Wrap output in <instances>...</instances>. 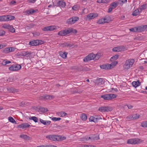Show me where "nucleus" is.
<instances>
[{"label":"nucleus","mask_w":147,"mask_h":147,"mask_svg":"<svg viewBox=\"0 0 147 147\" xmlns=\"http://www.w3.org/2000/svg\"><path fill=\"white\" fill-rule=\"evenodd\" d=\"M100 57L99 55H95L93 53H91L86 56L84 59L83 61L86 62L92 60H96L98 59Z\"/></svg>","instance_id":"nucleus-1"},{"label":"nucleus","mask_w":147,"mask_h":147,"mask_svg":"<svg viewBox=\"0 0 147 147\" xmlns=\"http://www.w3.org/2000/svg\"><path fill=\"white\" fill-rule=\"evenodd\" d=\"M134 62V59H129L127 60L124 65V67L125 69H128L132 67Z\"/></svg>","instance_id":"nucleus-2"},{"label":"nucleus","mask_w":147,"mask_h":147,"mask_svg":"<svg viewBox=\"0 0 147 147\" xmlns=\"http://www.w3.org/2000/svg\"><path fill=\"white\" fill-rule=\"evenodd\" d=\"M117 95L114 94H107L102 95L101 97L105 100H111L117 97Z\"/></svg>","instance_id":"nucleus-3"},{"label":"nucleus","mask_w":147,"mask_h":147,"mask_svg":"<svg viewBox=\"0 0 147 147\" xmlns=\"http://www.w3.org/2000/svg\"><path fill=\"white\" fill-rule=\"evenodd\" d=\"M46 138L51 140L55 141H60L61 140V136L58 135H49L46 136Z\"/></svg>","instance_id":"nucleus-4"},{"label":"nucleus","mask_w":147,"mask_h":147,"mask_svg":"<svg viewBox=\"0 0 147 147\" xmlns=\"http://www.w3.org/2000/svg\"><path fill=\"white\" fill-rule=\"evenodd\" d=\"M79 18L78 17H73L68 19L66 23L69 24H73L79 20Z\"/></svg>","instance_id":"nucleus-5"},{"label":"nucleus","mask_w":147,"mask_h":147,"mask_svg":"<svg viewBox=\"0 0 147 147\" xmlns=\"http://www.w3.org/2000/svg\"><path fill=\"white\" fill-rule=\"evenodd\" d=\"M140 142V140L138 138H133L129 139L127 140V143L131 144H135L139 143Z\"/></svg>","instance_id":"nucleus-6"},{"label":"nucleus","mask_w":147,"mask_h":147,"mask_svg":"<svg viewBox=\"0 0 147 147\" xmlns=\"http://www.w3.org/2000/svg\"><path fill=\"white\" fill-rule=\"evenodd\" d=\"M21 66L20 65H13L9 68L11 71H17L20 69Z\"/></svg>","instance_id":"nucleus-7"},{"label":"nucleus","mask_w":147,"mask_h":147,"mask_svg":"<svg viewBox=\"0 0 147 147\" xmlns=\"http://www.w3.org/2000/svg\"><path fill=\"white\" fill-rule=\"evenodd\" d=\"M125 48L123 46L116 47L112 49V51L115 52H120L125 50Z\"/></svg>","instance_id":"nucleus-8"},{"label":"nucleus","mask_w":147,"mask_h":147,"mask_svg":"<svg viewBox=\"0 0 147 147\" xmlns=\"http://www.w3.org/2000/svg\"><path fill=\"white\" fill-rule=\"evenodd\" d=\"M30 125L28 123H23L18 125L17 127L24 129L29 127Z\"/></svg>","instance_id":"nucleus-9"},{"label":"nucleus","mask_w":147,"mask_h":147,"mask_svg":"<svg viewBox=\"0 0 147 147\" xmlns=\"http://www.w3.org/2000/svg\"><path fill=\"white\" fill-rule=\"evenodd\" d=\"M66 5L65 3L62 1H59L57 3L56 6H60V7H64Z\"/></svg>","instance_id":"nucleus-10"},{"label":"nucleus","mask_w":147,"mask_h":147,"mask_svg":"<svg viewBox=\"0 0 147 147\" xmlns=\"http://www.w3.org/2000/svg\"><path fill=\"white\" fill-rule=\"evenodd\" d=\"M98 14L97 13H90L88 15L87 17L89 19H92L97 17Z\"/></svg>","instance_id":"nucleus-11"},{"label":"nucleus","mask_w":147,"mask_h":147,"mask_svg":"<svg viewBox=\"0 0 147 147\" xmlns=\"http://www.w3.org/2000/svg\"><path fill=\"white\" fill-rule=\"evenodd\" d=\"M104 80L102 78H99L96 80V84L97 85H100L104 83Z\"/></svg>","instance_id":"nucleus-12"},{"label":"nucleus","mask_w":147,"mask_h":147,"mask_svg":"<svg viewBox=\"0 0 147 147\" xmlns=\"http://www.w3.org/2000/svg\"><path fill=\"white\" fill-rule=\"evenodd\" d=\"M78 71H87L89 70V68H87L86 66L83 67L80 66L78 67Z\"/></svg>","instance_id":"nucleus-13"},{"label":"nucleus","mask_w":147,"mask_h":147,"mask_svg":"<svg viewBox=\"0 0 147 147\" xmlns=\"http://www.w3.org/2000/svg\"><path fill=\"white\" fill-rule=\"evenodd\" d=\"M40 122L45 125H48L51 123V121H45L43 119H40Z\"/></svg>","instance_id":"nucleus-14"},{"label":"nucleus","mask_w":147,"mask_h":147,"mask_svg":"<svg viewBox=\"0 0 147 147\" xmlns=\"http://www.w3.org/2000/svg\"><path fill=\"white\" fill-rule=\"evenodd\" d=\"M8 91L10 92L15 93L16 92H18L19 91L18 89L14 88L11 87L7 89Z\"/></svg>","instance_id":"nucleus-15"},{"label":"nucleus","mask_w":147,"mask_h":147,"mask_svg":"<svg viewBox=\"0 0 147 147\" xmlns=\"http://www.w3.org/2000/svg\"><path fill=\"white\" fill-rule=\"evenodd\" d=\"M37 40H34L29 42V45L32 46L38 45Z\"/></svg>","instance_id":"nucleus-16"},{"label":"nucleus","mask_w":147,"mask_h":147,"mask_svg":"<svg viewBox=\"0 0 147 147\" xmlns=\"http://www.w3.org/2000/svg\"><path fill=\"white\" fill-rule=\"evenodd\" d=\"M99 139V135H92L91 141H93L98 140Z\"/></svg>","instance_id":"nucleus-17"},{"label":"nucleus","mask_w":147,"mask_h":147,"mask_svg":"<svg viewBox=\"0 0 147 147\" xmlns=\"http://www.w3.org/2000/svg\"><path fill=\"white\" fill-rule=\"evenodd\" d=\"M42 97L43 98L45 99H51L54 98V96L51 95H44Z\"/></svg>","instance_id":"nucleus-18"},{"label":"nucleus","mask_w":147,"mask_h":147,"mask_svg":"<svg viewBox=\"0 0 147 147\" xmlns=\"http://www.w3.org/2000/svg\"><path fill=\"white\" fill-rule=\"evenodd\" d=\"M141 12H140V10L139 9H137L135 10L133 12L132 15L134 16H136L139 15Z\"/></svg>","instance_id":"nucleus-19"},{"label":"nucleus","mask_w":147,"mask_h":147,"mask_svg":"<svg viewBox=\"0 0 147 147\" xmlns=\"http://www.w3.org/2000/svg\"><path fill=\"white\" fill-rule=\"evenodd\" d=\"M37 11H38L37 10H34L32 9H31L30 10H27L26 12L27 14H30L35 13Z\"/></svg>","instance_id":"nucleus-20"},{"label":"nucleus","mask_w":147,"mask_h":147,"mask_svg":"<svg viewBox=\"0 0 147 147\" xmlns=\"http://www.w3.org/2000/svg\"><path fill=\"white\" fill-rule=\"evenodd\" d=\"M20 138L24 139L25 140H30V138L26 135H22L20 136Z\"/></svg>","instance_id":"nucleus-21"},{"label":"nucleus","mask_w":147,"mask_h":147,"mask_svg":"<svg viewBox=\"0 0 147 147\" xmlns=\"http://www.w3.org/2000/svg\"><path fill=\"white\" fill-rule=\"evenodd\" d=\"M132 85L134 87H136L140 85V84L139 81H134L132 82Z\"/></svg>","instance_id":"nucleus-22"},{"label":"nucleus","mask_w":147,"mask_h":147,"mask_svg":"<svg viewBox=\"0 0 147 147\" xmlns=\"http://www.w3.org/2000/svg\"><path fill=\"white\" fill-rule=\"evenodd\" d=\"M60 56L62 58H65L67 57V53L66 52L64 53L62 52H60L59 53Z\"/></svg>","instance_id":"nucleus-23"},{"label":"nucleus","mask_w":147,"mask_h":147,"mask_svg":"<svg viewBox=\"0 0 147 147\" xmlns=\"http://www.w3.org/2000/svg\"><path fill=\"white\" fill-rule=\"evenodd\" d=\"M39 110L41 112L43 113L46 112L48 111L47 108L42 107H40L39 108Z\"/></svg>","instance_id":"nucleus-24"},{"label":"nucleus","mask_w":147,"mask_h":147,"mask_svg":"<svg viewBox=\"0 0 147 147\" xmlns=\"http://www.w3.org/2000/svg\"><path fill=\"white\" fill-rule=\"evenodd\" d=\"M6 15L0 16V21L1 22L7 21Z\"/></svg>","instance_id":"nucleus-25"},{"label":"nucleus","mask_w":147,"mask_h":147,"mask_svg":"<svg viewBox=\"0 0 147 147\" xmlns=\"http://www.w3.org/2000/svg\"><path fill=\"white\" fill-rule=\"evenodd\" d=\"M7 21L11 20L14 19L15 17L13 16L6 15Z\"/></svg>","instance_id":"nucleus-26"},{"label":"nucleus","mask_w":147,"mask_h":147,"mask_svg":"<svg viewBox=\"0 0 147 147\" xmlns=\"http://www.w3.org/2000/svg\"><path fill=\"white\" fill-rule=\"evenodd\" d=\"M63 45L64 46L66 47H69V48L71 47L74 45L73 44H72L70 43H69L67 42H65L63 43Z\"/></svg>","instance_id":"nucleus-27"},{"label":"nucleus","mask_w":147,"mask_h":147,"mask_svg":"<svg viewBox=\"0 0 147 147\" xmlns=\"http://www.w3.org/2000/svg\"><path fill=\"white\" fill-rule=\"evenodd\" d=\"M106 111L107 112L111 111L113 110V108L110 106H105Z\"/></svg>","instance_id":"nucleus-28"},{"label":"nucleus","mask_w":147,"mask_h":147,"mask_svg":"<svg viewBox=\"0 0 147 147\" xmlns=\"http://www.w3.org/2000/svg\"><path fill=\"white\" fill-rule=\"evenodd\" d=\"M65 32V30H61L59 31L58 33V35L61 36H65L66 35Z\"/></svg>","instance_id":"nucleus-29"},{"label":"nucleus","mask_w":147,"mask_h":147,"mask_svg":"<svg viewBox=\"0 0 147 147\" xmlns=\"http://www.w3.org/2000/svg\"><path fill=\"white\" fill-rule=\"evenodd\" d=\"M80 8V6L78 5H74L72 7V9L75 11H77Z\"/></svg>","instance_id":"nucleus-30"},{"label":"nucleus","mask_w":147,"mask_h":147,"mask_svg":"<svg viewBox=\"0 0 147 147\" xmlns=\"http://www.w3.org/2000/svg\"><path fill=\"white\" fill-rule=\"evenodd\" d=\"M8 120L9 121L11 122L15 123V124H16V122L15 120L11 117H9L8 118Z\"/></svg>","instance_id":"nucleus-31"},{"label":"nucleus","mask_w":147,"mask_h":147,"mask_svg":"<svg viewBox=\"0 0 147 147\" xmlns=\"http://www.w3.org/2000/svg\"><path fill=\"white\" fill-rule=\"evenodd\" d=\"M81 119L83 121H85L87 119V116L84 113L82 114L81 116Z\"/></svg>","instance_id":"nucleus-32"},{"label":"nucleus","mask_w":147,"mask_h":147,"mask_svg":"<svg viewBox=\"0 0 147 147\" xmlns=\"http://www.w3.org/2000/svg\"><path fill=\"white\" fill-rule=\"evenodd\" d=\"M29 119H30L32 120L36 123L38 122V119L36 117H29Z\"/></svg>","instance_id":"nucleus-33"},{"label":"nucleus","mask_w":147,"mask_h":147,"mask_svg":"<svg viewBox=\"0 0 147 147\" xmlns=\"http://www.w3.org/2000/svg\"><path fill=\"white\" fill-rule=\"evenodd\" d=\"M147 8L146 5L143 4L139 8L140 12H141L142 9H144Z\"/></svg>","instance_id":"nucleus-34"},{"label":"nucleus","mask_w":147,"mask_h":147,"mask_svg":"<svg viewBox=\"0 0 147 147\" xmlns=\"http://www.w3.org/2000/svg\"><path fill=\"white\" fill-rule=\"evenodd\" d=\"M119 57V55H116L114 56H113V57H111L110 59V60L111 61H113V60H116L117 59H118Z\"/></svg>","instance_id":"nucleus-35"},{"label":"nucleus","mask_w":147,"mask_h":147,"mask_svg":"<svg viewBox=\"0 0 147 147\" xmlns=\"http://www.w3.org/2000/svg\"><path fill=\"white\" fill-rule=\"evenodd\" d=\"M8 30L12 32H15V29L12 26H10Z\"/></svg>","instance_id":"nucleus-36"},{"label":"nucleus","mask_w":147,"mask_h":147,"mask_svg":"<svg viewBox=\"0 0 147 147\" xmlns=\"http://www.w3.org/2000/svg\"><path fill=\"white\" fill-rule=\"evenodd\" d=\"M142 127H147V121L142 122L141 125Z\"/></svg>","instance_id":"nucleus-37"},{"label":"nucleus","mask_w":147,"mask_h":147,"mask_svg":"<svg viewBox=\"0 0 147 147\" xmlns=\"http://www.w3.org/2000/svg\"><path fill=\"white\" fill-rule=\"evenodd\" d=\"M133 119H138L140 115L137 114H134L132 115Z\"/></svg>","instance_id":"nucleus-38"},{"label":"nucleus","mask_w":147,"mask_h":147,"mask_svg":"<svg viewBox=\"0 0 147 147\" xmlns=\"http://www.w3.org/2000/svg\"><path fill=\"white\" fill-rule=\"evenodd\" d=\"M105 106L101 107L99 108L98 110L102 112H106Z\"/></svg>","instance_id":"nucleus-39"},{"label":"nucleus","mask_w":147,"mask_h":147,"mask_svg":"<svg viewBox=\"0 0 147 147\" xmlns=\"http://www.w3.org/2000/svg\"><path fill=\"white\" fill-rule=\"evenodd\" d=\"M97 23L99 24H104L105 23V21H104V20L103 18H102L101 19H100L97 22Z\"/></svg>","instance_id":"nucleus-40"},{"label":"nucleus","mask_w":147,"mask_h":147,"mask_svg":"<svg viewBox=\"0 0 147 147\" xmlns=\"http://www.w3.org/2000/svg\"><path fill=\"white\" fill-rule=\"evenodd\" d=\"M126 119L127 121L133 120L132 115H130L127 116Z\"/></svg>","instance_id":"nucleus-41"},{"label":"nucleus","mask_w":147,"mask_h":147,"mask_svg":"<svg viewBox=\"0 0 147 147\" xmlns=\"http://www.w3.org/2000/svg\"><path fill=\"white\" fill-rule=\"evenodd\" d=\"M129 30L133 32H138L137 27H135L134 28H131L129 29Z\"/></svg>","instance_id":"nucleus-42"},{"label":"nucleus","mask_w":147,"mask_h":147,"mask_svg":"<svg viewBox=\"0 0 147 147\" xmlns=\"http://www.w3.org/2000/svg\"><path fill=\"white\" fill-rule=\"evenodd\" d=\"M37 147H57L56 146L53 145H41L38 146Z\"/></svg>","instance_id":"nucleus-43"},{"label":"nucleus","mask_w":147,"mask_h":147,"mask_svg":"<svg viewBox=\"0 0 147 147\" xmlns=\"http://www.w3.org/2000/svg\"><path fill=\"white\" fill-rule=\"evenodd\" d=\"M117 5L116 3H115V2H114L111 4L110 6V7H112L114 9V8H116L117 7Z\"/></svg>","instance_id":"nucleus-44"},{"label":"nucleus","mask_w":147,"mask_h":147,"mask_svg":"<svg viewBox=\"0 0 147 147\" xmlns=\"http://www.w3.org/2000/svg\"><path fill=\"white\" fill-rule=\"evenodd\" d=\"M104 21H105V23H108L109 21V20L110 19L109 16H106L104 18Z\"/></svg>","instance_id":"nucleus-45"},{"label":"nucleus","mask_w":147,"mask_h":147,"mask_svg":"<svg viewBox=\"0 0 147 147\" xmlns=\"http://www.w3.org/2000/svg\"><path fill=\"white\" fill-rule=\"evenodd\" d=\"M138 32H141L144 31L143 28L141 26H139L137 27Z\"/></svg>","instance_id":"nucleus-46"},{"label":"nucleus","mask_w":147,"mask_h":147,"mask_svg":"<svg viewBox=\"0 0 147 147\" xmlns=\"http://www.w3.org/2000/svg\"><path fill=\"white\" fill-rule=\"evenodd\" d=\"M106 69H108L112 68V65L109 64H106Z\"/></svg>","instance_id":"nucleus-47"},{"label":"nucleus","mask_w":147,"mask_h":147,"mask_svg":"<svg viewBox=\"0 0 147 147\" xmlns=\"http://www.w3.org/2000/svg\"><path fill=\"white\" fill-rule=\"evenodd\" d=\"M94 122L96 123L100 119H101L100 116L94 117Z\"/></svg>","instance_id":"nucleus-48"},{"label":"nucleus","mask_w":147,"mask_h":147,"mask_svg":"<svg viewBox=\"0 0 147 147\" xmlns=\"http://www.w3.org/2000/svg\"><path fill=\"white\" fill-rule=\"evenodd\" d=\"M61 119V118L59 117H53L52 118V120L54 121H59Z\"/></svg>","instance_id":"nucleus-49"},{"label":"nucleus","mask_w":147,"mask_h":147,"mask_svg":"<svg viewBox=\"0 0 147 147\" xmlns=\"http://www.w3.org/2000/svg\"><path fill=\"white\" fill-rule=\"evenodd\" d=\"M65 32V35H66L67 34H69L70 33H71V29L69 28L68 29L66 30H64Z\"/></svg>","instance_id":"nucleus-50"},{"label":"nucleus","mask_w":147,"mask_h":147,"mask_svg":"<svg viewBox=\"0 0 147 147\" xmlns=\"http://www.w3.org/2000/svg\"><path fill=\"white\" fill-rule=\"evenodd\" d=\"M49 27V30L52 31L56 29V27L55 26H50Z\"/></svg>","instance_id":"nucleus-51"},{"label":"nucleus","mask_w":147,"mask_h":147,"mask_svg":"<svg viewBox=\"0 0 147 147\" xmlns=\"http://www.w3.org/2000/svg\"><path fill=\"white\" fill-rule=\"evenodd\" d=\"M38 45L43 44L44 43V41L41 40H37Z\"/></svg>","instance_id":"nucleus-52"},{"label":"nucleus","mask_w":147,"mask_h":147,"mask_svg":"<svg viewBox=\"0 0 147 147\" xmlns=\"http://www.w3.org/2000/svg\"><path fill=\"white\" fill-rule=\"evenodd\" d=\"M5 32L2 30H0V36L4 35L5 34Z\"/></svg>","instance_id":"nucleus-53"},{"label":"nucleus","mask_w":147,"mask_h":147,"mask_svg":"<svg viewBox=\"0 0 147 147\" xmlns=\"http://www.w3.org/2000/svg\"><path fill=\"white\" fill-rule=\"evenodd\" d=\"M49 26L46 27L42 29V30L44 31H48L49 30Z\"/></svg>","instance_id":"nucleus-54"},{"label":"nucleus","mask_w":147,"mask_h":147,"mask_svg":"<svg viewBox=\"0 0 147 147\" xmlns=\"http://www.w3.org/2000/svg\"><path fill=\"white\" fill-rule=\"evenodd\" d=\"M94 117L92 116L90 117L89 118V120L90 121H93L94 122Z\"/></svg>","instance_id":"nucleus-55"},{"label":"nucleus","mask_w":147,"mask_h":147,"mask_svg":"<svg viewBox=\"0 0 147 147\" xmlns=\"http://www.w3.org/2000/svg\"><path fill=\"white\" fill-rule=\"evenodd\" d=\"M70 29H71V33H77V31L76 30L72 28H71Z\"/></svg>","instance_id":"nucleus-56"},{"label":"nucleus","mask_w":147,"mask_h":147,"mask_svg":"<svg viewBox=\"0 0 147 147\" xmlns=\"http://www.w3.org/2000/svg\"><path fill=\"white\" fill-rule=\"evenodd\" d=\"M10 25H7V24H4L3 26V27L5 28H6L8 29L9 28V26H10Z\"/></svg>","instance_id":"nucleus-57"},{"label":"nucleus","mask_w":147,"mask_h":147,"mask_svg":"<svg viewBox=\"0 0 147 147\" xmlns=\"http://www.w3.org/2000/svg\"><path fill=\"white\" fill-rule=\"evenodd\" d=\"M16 2L14 0H12L9 3V5H15L16 3Z\"/></svg>","instance_id":"nucleus-58"},{"label":"nucleus","mask_w":147,"mask_h":147,"mask_svg":"<svg viewBox=\"0 0 147 147\" xmlns=\"http://www.w3.org/2000/svg\"><path fill=\"white\" fill-rule=\"evenodd\" d=\"M8 47H7L5 48L3 51V52L4 53H8Z\"/></svg>","instance_id":"nucleus-59"},{"label":"nucleus","mask_w":147,"mask_h":147,"mask_svg":"<svg viewBox=\"0 0 147 147\" xmlns=\"http://www.w3.org/2000/svg\"><path fill=\"white\" fill-rule=\"evenodd\" d=\"M34 36L36 37L39 36L40 35V33L39 32H35L33 33Z\"/></svg>","instance_id":"nucleus-60"},{"label":"nucleus","mask_w":147,"mask_h":147,"mask_svg":"<svg viewBox=\"0 0 147 147\" xmlns=\"http://www.w3.org/2000/svg\"><path fill=\"white\" fill-rule=\"evenodd\" d=\"M61 117L65 116L67 115V114L64 112H61Z\"/></svg>","instance_id":"nucleus-61"},{"label":"nucleus","mask_w":147,"mask_h":147,"mask_svg":"<svg viewBox=\"0 0 147 147\" xmlns=\"http://www.w3.org/2000/svg\"><path fill=\"white\" fill-rule=\"evenodd\" d=\"M21 56H25L27 55V54H26V51H23L22 52H21V54H20Z\"/></svg>","instance_id":"nucleus-62"},{"label":"nucleus","mask_w":147,"mask_h":147,"mask_svg":"<svg viewBox=\"0 0 147 147\" xmlns=\"http://www.w3.org/2000/svg\"><path fill=\"white\" fill-rule=\"evenodd\" d=\"M101 68L103 69H106V65H102L100 66Z\"/></svg>","instance_id":"nucleus-63"},{"label":"nucleus","mask_w":147,"mask_h":147,"mask_svg":"<svg viewBox=\"0 0 147 147\" xmlns=\"http://www.w3.org/2000/svg\"><path fill=\"white\" fill-rule=\"evenodd\" d=\"M144 31L147 28V25H144L142 26H141Z\"/></svg>","instance_id":"nucleus-64"}]
</instances>
